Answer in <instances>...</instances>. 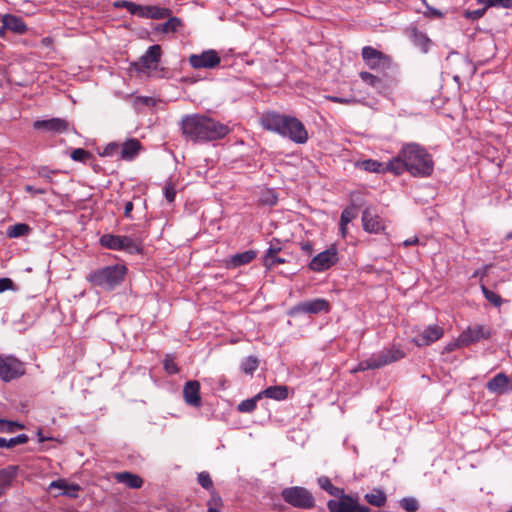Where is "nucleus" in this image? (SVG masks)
<instances>
[{
  "mask_svg": "<svg viewBox=\"0 0 512 512\" xmlns=\"http://www.w3.org/2000/svg\"><path fill=\"white\" fill-rule=\"evenodd\" d=\"M280 135L289 138L297 144H304L308 140V132L303 123L293 116H288Z\"/></svg>",
  "mask_w": 512,
  "mask_h": 512,
  "instance_id": "obj_8",
  "label": "nucleus"
},
{
  "mask_svg": "<svg viewBox=\"0 0 512 512\" xmlns=\"http://www.w3.org/2000/svg\"><path fill=\"white\" fill-rule=\"evenodd\" d=\"M119 149V145L116 143L108 144L104 149V155L110 156Z\"/></svg>",
  "mask_w": 512,
  "mask_h": 512,
  "instance_id": "obj_60",
  "label": "nucleus"
},
{
  "mask_svg": "<svg viewBox=\"0 0 512 512\" xmlns=\"http://www.w3.org/2000/svg\"><path fill=\"white\" fill-rule=\"evenodd\" d=\"M197 481L204 489L213 491V481L208 472L203 471L199 473Z\"/></svg>",
  "mask_w": 512,
  "mask_h": 512,
  "instance_id": "obj_47",
  "label": "nucleus"
},
{
  "mask_svg": "<svg viewBox=\"0 0 512 512\" xmlns=\"http://www.w3.org/2000/svg\"><path fill=\"white\" fill-rule=\"evenodd\" d=\"M16 428L23 429L24 425L20 424L19 422L0 418V432L13 433Z\"/></svg>",
  "mask_w": 512,
  "mask_h": 512,
  "instance_id": "obj_43",
  "label": "nucleus"
},
{
  "mask_svg": "<svg viewBox=\"0 0 512 512\" xmlns=\"http://www.w3.org/2000/svg\"><path fill=\"white\" fill-rule=\"evenodd\" d=\"M365 500L372 506L383 507L387 502V496L381 489H373L370 493L365 494Z\"/></svg>",
  "mask_w": 512,
  "mask_h": 512,
  "instance_id": "obj_29",
  "label": "nucleus"
},
{
  "mask_svg": "<svg viewBox=\"0 0 512 512\" xmlns=\"http://www.w3.org/2000/svg\"><path fill=\"white\" fill-rule=\"evenodd\" d=\"M70 157L74 161L85 163L93 157V154L83 148H77L71 152Z\"/></svg>",
  "mask_w": 512,
  "mask_h": 512,
  "instance_id": "obj_40",
  "label": "nucleus"
},
{
  "mask_svg": "<svg viewBox=\"0 0 512 512\" xmlns=\"http://www.w3.org/2000/svg\"><path fill=\"white\" fill-rule=\"evenodd\" d=\"M35 130H45L53 133H66L70 129V123L63 118H51L46 120H36L33 123Z\"/></svg>",
  "mask_w": 512,
  "mask_h": 512,
  "instance_id": "obj_17",
  "label": "nucleus"
},
{
  "mask_svg": "<svg viewBox=\"0 0 512 512\" xmlns=\"http://www.w3.org/2000/svg\"><path fill=\"white\" fill-rule=\"evenodd\" d=\"M406 34L415 46L419 47L425 53L428 51L431 41L427 35L418 30L416 26L411 25L407 27Z\"/></svg>",
  "mask_w": 512,
  "mask_h": 512,
  "instance_id": "obj_22",
  "label": "nucleus"
},
{
  "mask_svg": "<svg viewBox=\"0 0 512 512\" xmlns=\"http://www.w3.org/2000/svg\"><path fill=\"white\" fill-rule=\"evenodd\" d=\"M278 197L274 190L266 189L260 196V202L265 205L273 206L277 203Z\"/></svg>",
  "mask_w": 512,
  "mask_h": 512,
  "instance_id": "obj_41",
  "label": "nucleus"
},
{
  "mask_svg": "<svg viewBox=\"0 0 512 512\" xmlns=\"http://www.w3.org/2000/svg\"><path fill=\"white\" fill-rule=\"evenodd\" d=\"M180 127L183 136L194 143L220 140L230 132L227 125L200 113L183 116Z\"/></svg>",
  "mask_w": 512,
  "mask_h": 512,
  "instance_id": "obj_2",
  "label": "nucleus"
},
{
  "mask_svg": "<svg viewBox=\"0 0 512 512\" xmlns=\"http://www.w3.org/2000/svg\"><path fill=\"white\" fill-rule=\"evenodd\" d=\"M168 20L162 24H159L156 30L163 33H175L183 26L182 20L178 17L169 16Z\"/></svg>",
  "mask_w": 512,
  "mask_h": 512,
  "instance_id": "obj_30",
  "label": "nucleus"
},
{
  "mask_svg": "<svg viewBox=\"0 0 512 512\" xmlns=\"http://www.w3.org/2000/svg\"><path fill=\"white\" fill-rule=\"evenodd\" d=\"M25 374V365L14 356L0 355V378L4 382L17 379Z\"/></svg>",
  "mask_w": 512,
  "mask_h": 512,
  "instance_id": "obj_7",
  "label": "nucleus"
},
{
  "mask_svg": "<svg viewBox=\"0 0 512 512\" xmlns=\"http://www.w3.org/2000/svg\"><path fill=\"white\" fill-rule=\"evenodd\" d=\"M320 487L334 497H339L344 492L342 488L334 486L328 477L322 476L318 479Z\"/></svg>",
  "mask_w": 512,
  "mask_h": 512,
  "instance_id": "obj_35",
  "label": "nucleus"
},
{
  "mask_svg": "<svg viewBox=\"0 0 512 512\" xmlns=\"http://www.w3.org/2000/svg\"><path fill=\"white\" fill-rule=\"evenodd\" d=\"M208 511L207 512H221L220 508L223 506V500L221 496L216 493L214 490L211 493V497L207 502Z\"/></svg>",
  "mask_w": 512,
  "mask_h": 512,
  "instance_id": "obj_39",
  "label": "nucleus"
},
{
  "mask_svg": "<svg viewBox=\"0 0 512 512\" xmlns=\"http://www.w3.org/2000/svg\"><path fill=\"white\" fill-rule=\"evenodd\" d=\"M330 512H370L368 506L359 504L357 498L345 494L338 497V500L331 499L327 502Z\"/></svg>",
  "mask_w": 512,
  "mask_h": 512,
  "instance_id": "obj_6",
  "label": "nucleus"
},
{
  "mask_svg": "<svg viewBox=\"0 0 512 512\" xmlns=\"http://www.w3.org/2000/svg\"><path fill=\"white\" fill-rule=\"evenodd\" d=\"M164 195H165L166 200L169 203H172L175 200L176 190H175L174 186L171 183H167L165 185Z\"/></svg>",
  "mask_w": 512,
  "mask_h": 512,
  "instance_id": "obj_54",
  "label": "nucleus"
},
{
  "mask_svg": "<svg viewBox=\"0 0 512 512\" xmlns=\"http://www.w3.org/2000/svg\"><path fill=\"white\" fill-rule=\"evenodd\" d=\"M133 203L131 201H127L124 206V216L126 218H131V212L133 210Z\"/></svg>",
  "mask_w": 512,
  "mask_h": 512,
  "instance_id": "obj_64",
  "label": "nucleus"
},
{
  "mask_svg": "<svg viewBox=\"0 0 512 512\" xmlns=\"http://www.w3.org/2000/svg\"><path fill=\"white\" fill-rule=\"evenodd\" d=\"M401 507L407 512H415L419 508V504L415 498L407 497L400 501Z\"/></svg>",
  "mask_w": 512,
  "mask_h": 512,
  "instance_id": "obj_46",
  "label": "nucleus"
},
{
  "mask_svg": "<svg viewBox=\"0 0 512 512\" xmlns=\"http://www.w3.org/2000/svg\"><path fill=\"white\" fill-rule=\"evenodd\" d=\"M444 335V329L437 324L427 326L423 331L417 333L413 343L419 347L429 346Z\"/></svg>",
  "mask_w": 512,
  "mask_h": 512,
  "instance_id": "obj_16",
  "label": "nucleus"
},
{
  "mask_svg": "<svg viewBox=\"0 0 512 512\" xmlns=\"http://www.w3.org/2000/svg\"><path fill=\"white\" fill-rule=\"evenodd\" d=\"M285 263V260L278 257L277 254L275 256H265L264 257V264L266 267L271 268L274 267L277 264Z\"/></svg>",
  "mask_w": 512,
  "mask_h": 512,
  "instance_id": "obj_52",
  "label": "nucleus"
},
{
  "mask_svg": "<svg viewBox=\"0 0 512 512\" xmlns=\"http://www.w3.org/2000/svg\"><path fill=\"white\" fill-rule=\"evenodd\" d=\"M424 5H425V7L427 9L426 12H424V14L427 17L442 18L444 16V14L440 10L431 7L427 2Z\"/></svg>",
  "mask_w": 512,
  "mask_h": 512,
  "instance_id": "obj_55",
  "label": "nucleus"
},
{
  "mask_svg": "<svg viewBox=\"0 0 512 512\" xmlns=\"http://www.w3.org/2000/svg\"><path fill=\"white\" fill-rule=\"evenodd\" d=\"M508 383V376L505 373L501 372L488 381L487 389L493 393L503 394L504 392L507 391Z\"/></svg>",
  "mask_w": 512,
  "mask_h": 512,
  "instance_id": "obj_26",
  "label": "nucleus"
},
{
  "mask_svg": "<svg viewBox=\"0 0 512 512\" xmlns=\"http://www.w3.org/2000/svg\"><path fill=\"white\" fill-rule=\"evenodd\" d=\"M19 471V466L9 465L3 469H0V489L4 493L11 487L12 482L16 479Z\"/></svg>",
  "mask_w": 512,
  "mask_h": 512,
  "instance_id": "obj_24",
  "label": "nucleus"
},
{
  "mask_svg": "<svg viewBox=\"0 0 512 512\" xmlns=\"http://www.w3.org/2000/svg\"><path fill=\"white\" fill-rule=\"evenodd\" d=\"M301 250L308 256L313 253V245L311 242L306 241L300 244Z\"/></svg>",
  "mask_w": 512,
  "mask_h": 512,
  "instance_id": "obj_58",
  "label": "nucleus"
},
{
  "mask_svg": "<svg viewBox=\"0 0 512 512\" xmlns=\"http://www.w3.org/2000/svg\"><path fill=\"white\" fill-rule=\"evenodd\" d=\"M137 5L138 4L128 0H118L114 2V7L125 8L131 15H135Z\"/></svg>",
  "mask_w": 512,
  "mask_h": 512,
  "instance_id": "obj_49",
  "label": "nucleus"
},
{
  "mask_svg": "<svg viewBox=\"0 0 512 512\" xmlns=\"http://www.w3.org/2000/svg\"><path fill=\"white\" fill-rule=\"evenodd\" d=\"M390 172L400 175L408 171L412 176L428 177L434 170L432 156L427 150L416 143L402 147L398 155L389 161Z\"/></svg>",
  "mask_w": 512,
  "mask_h": 512,
  "instance_id": "obj_1",
  "label": "nucleus"
},
{
  "mask_svg": "<svg viewBox=\"0 0 512 512\" xmlns=\"http://www.w3.org/2000/svg\"><path fill=\"white\" fill-rule=\"evenodd\" d=\"M38 175L42 178H44L47 182H52L51 174L54 173V171L50 170L46 166H42L38 169Z\"/></svg>",
  "mask_w": 512,
  "mask_h": 512,
  "instance_id": "obj_56",
  "label": "nucleus"
},
{
  "mask_svg": "<svg viewBox=\"0 0 512 512\" xmlns=\"http://www.w3.org/2000/svg\"><path fill=\"white\" fill-rule=\"evenodd\" d=\"M487 7L465 12V17L470 20H477L484 16Z\"/></svg>",
  "mask_w": 512,
  "mask_h": 512,
  "instance_id": "obj_53",
  "label": "nucleus"
},
{
  "mask_svg": "<svg viewBox=\"0 0 512 512\" xmlns=\"http://www.w3.org/2000/svg\"><path fill=\"white\" fill-rule=\"evenodd\" d=\"M287 118L288 115L266 112L261 116L260 123L264 129L280 134Z\"/></svg>",
  "mask_w": 512,
  "mask_h": 512,
  "instance_id": "obj_19",
  "label": "nucleus"
},
{
  "mask_svg": "<svg viewBox=\"0 0 512 512\" xmlns=\"http://www.w3.org/2000/svg\"><path fill=\"white\" fill-rule=\"evenodd\" d=\"M126 274L125 265L114 264L91 271L86 280L93 286L112 291L125 280Z\"/></svg>",
  "mask_w": 512,
  "mask_h": 512,
  "instance_id": "obj_3",
  "label": "nucleus"
},
{
  "mask_svg": "<svg viewBox=\"0 0 512 512\" xmlns=\"http://www.w3.org/2000/svg\"><path fill=\"white\" fill-rule=\"evenodd\" d=\"M13 281L10 278H1L0 279V293L12 289L13 288Z\"/></svg>",
  "mask_w": 512,
  "mask_h": 512,
  "instance_id": "obj_57",
  "label": "nucleus"
},
{
  "mask_svg": "<svg viewBox=\"0 0 512 512\" xmlns=\"http://www.w3.org/2000/svg\"><path fill=\"white\" fill-rule=\"evenodd\" d=\"M50 489L58 488L64 490L63 494L69 497H77L80 487L78 484H67L65 480H56L51 482Z\"/></svg>",
  "mask_w": 512,
  "mask_h": 512,
  "instance_id": "obj_31",
  "label": "nucleus"
},
{
  "mask_svg": "<svg viewBox=\"0 0 512 512\" xmlns=\"http://www.w3.org/2000/svg\"><path fill=\"white\" fill-rule=\"evenodd\" d=\"M161 54V46L158 44L152 45L148 48L146 53L132 65L136 71L145 73L157 67L158 63L160 62Z\"/></svg>",
  "mask_w": 512,
  "mask_h": 512,
  "instance_id": "obj_10",
  "label": "nucleus"
},
{
  "mask_svg": "<svg viewBox=\"0 0 512 512\" xmlns=\"http://www.w3.org/2000/svg\"><path fill=\"white\" fill-rule=\"evenodd\" d=\"M362 225L368 233L377 234L385 230L382 218L370 207H367L362 213Z\"/></svg>",
  "mask_w": 512,
  "mask_h": 512,
  "instance_id": "obj_18",
  "label": "nucleus"
},
{
  "mask_svg": "<svg viewBox=\"0 0 512 512\" xmlns=\"http://www.w3.org/2000/svg\"><path fill=\"white\" fill-rule=\"evenodd\" d=\"M282 499L289 505L298 509H312L315 506L313 494L301 486L284 488L281 491Z\"/></svg>",
  "mask_w": 512,
  "mask_h": 512,
  "instance_id": "obj_5",
  "label": "nucleus"
},
{
  "mask_svg": "<svg viewBox=\"0 0 512 512\" xmlns=\"http://www.w3.org/2000/svg\"><path fill=\"white\" fill-rule=\"evenodd\" d=\"M262 397L277 401L285 400L288 397V387L285 385L270 386L257 394V398Z\"/></svg>",
  "mask_w": 512,
  "mask_h": 512,
  "instance_id": "obj_25",
  "label": "nucleus"
},
{
  "mask_svg": "<svg viewBox=\"0 0 512 512\" xmlns=\"http://www.w3.org/2000/svg\"><path fill=\"white\" fill-rule=\"evenodd\" d=\"M256 257V252L253 250H248L242 253L235 254L231 258V265L233 267H239L245 264L250 263Z\"/></svg>",
  "mask_w": 512,
  "mask_h": 512,
  "instance_id": "obj_33",
  "label": "nucleus"
},
{
  "mask_svg": "<svg viewBox=\"0 0 512 512\" xmlns=\"http://www.w3.org/2000/svg\"><path fill=\"white\" fill-rule=\"evenodd\" d=\"M163 367L168 374H177L179 372V367L175 363L174 357L170 354L165 355Z\"/></svg>",
  "mask_w": 512,
  "mask_h": 512,
  "instance_id": "obj_45",
  "label": "nucleus"
},
{
  "mask_svg": "<svg viewBox=\"0 0 512 512\" xmlns=\"http://www.w3.org/2000/svg\"><path fill=\"white\" fill-rule=\"evenodd\" d=\"M327 99L332 102L341 103V104H349L352 102V100H350V99L337 97V96H328Z\"/></svg>",
  "mask_w": 512,
  "mask_h": 512,
  "instance_id": "obj_62",
  "label": "nucleus"
},
{
  "mask_svg": "<svg viewBox=\"0 0 512 512\" xmlns=\"http://www.w3.org/2000/svg\"><path fill=\"white\" fill-rule=\"evenodd\" d=\"M405 352L396 346L382 350L376 354L371 355V359L374 362L376 369L382 368L388 364L399 361L405 357Z\"/></svg>",
  "mask_w": 512,
  "mask_h": 512,
  "instance_id": "obj_14",
  "label": "nucleus"
},
{
  "mask_svg": "<svg viewBox=\"0 0 512 512\" xmlns=\"http://www.w3.org/2000/svg\"><path fill=\"white\" fill-rule=\"evenodd\" d=\"M183 396L185 402L193 407L201 406V396H200V384L196 380H190L185 383L183 388Z\"/></svg>",
  "mask_w": 512,
  "mask_h": 512,
  "instance_id": "obj_20",
  "label": "nucleus"
},
{
  "mask_svg": "<svg viewBox=\"0 0 512 512\" xmlns=\"http://www.w3.org/2000/svg\"><path fill=\"white\" fill-rule=\"evenodd\" d=\"M362 58L370 69H387L391 65L390 56L371 46L362 48Z\"/></svg>",
  "mask_w": 512,
  "mask_h": 512,
  "instance_id": "obj_9",
  "label": "nucleus"
},
{
  "mask_svg": "<svg viewBox=\"0 0 512 512\" xmlns=\"http://www.w3.org/2000/svg\"><path fill=\"white\" fill-rule=\"evenodd\" d=\"M30 231H31V228L28 224L17 223L15 225L8 227L6 235L9 238H19V237L28 235L30 233Z\"/></svg>",
  "mask_w": 512,
  "mask_h": 512,
  "instance_id": "obj_34",
  "label": "nucleus"
},
{
  "mask_svg": "<svg viewBox=\"0 0 512 512\" xmlns=\"http://www.w3.org/2000/svg\"><path fill=\"white\" fill-rule=\"evenodd\" d=\"M114 479L131 489H139L143 485V479L139 475L127 471L115 473Z\"/></svg>",
  "mask_w": 512,
  "mask_h": 512,
  "instance_id": "obj_23",
  "label": "nucleus"
},
{
  "mask_svg": "<svg viewBox=\"0 0 512 512\" xmlns=\"http://www.w3.org/2000/svg\"><path fill=\"white\" fill-rule=\"evenodd\" d=\"M188 61L194 69H213L220 64L221 58L215 50L210 49L190 55Z\"/></svg>",
  "mask_w": 512,
  "mask_h": 512,
  "instance_id": "obj_11",
  "label": "nucleus"
},
{
  "mask_svg": "<svg viewBox=\"0 0 512 512\" xmlns=\"http://www.w3.org/2000/svg\"><path fill=\"white\" fill-rule=\"evenodd\" d=\"M337 254L336 248H329L320 252L310 261L309 269L315 272H322L329 269L338 261Z\"/></svg>",
  "mask_w": 512,
  "mask_h": 512,
  "instance_id": "obj_12",
  "label": "nucleus"
},
{
  "mask_svg": "<svg viewBox=\"0 0 512 512\" xmlns=\"http://www.w3.org/2000/svg\"><path fill=\"white\" fill-rule=\"evenodd\" d=\"M146 12L147 19L156 20L164 19L172 14V11L169 8H163L156 5H147Z\"/></svg>",
  "mask_w": 512,
  "mask_h": 512,
  "instance_id": "obj_32",
  "label": "nucleus"
},
{
  "mask_svg": "<svg viewBox=\"0 0 512 512\" xmlns=\"http://www.w3.org/2000/svg\"><path fill=\"white\" fill-rule=\"evenodd\" d=\"M491 337V331L484 325L477 324L475 326H469L459 335V343L469 346L482 339H489Z\"/></svg>",
  "mask_w": 512,
  "mask_h": 512,
  "instance_id": "obj_13",
  "label": "nucleus"
},
{
  "mask_svg": "<svg viewBox=\"0 0 512 512\" xmlns=\"http://www.w3.org/2000/svg\"><path fill=\"white\" fill-rule=\"evenodd\" d=\"M259 399L260 398H257V395H256L253 398L243 400L238 405V410L240 412H244V413H250V412L254 411L256 409L257 400H259Z\"/></svg>",
  "mask_w": 512,
  "mask_h": 512,
  "instance_id": "obj_44",
  "label": "nucleus"
},
{
  "mask_svg": "<svg viewBox=\"0 0 512 512\" xmlns=\"http://www.w3.org/2000/svg\"><path fill=\"white\" fill-rule=\"evenodd\" d=\"M1 22L3 23V29H8L19 35L26 33L28 30V27L23 19L13 14L3 15Z\"/></svg>",
  "mask_w": 512,
  "mask_h": 512,
  "instance_id": "obj_21",
  "label": "nucleus"
},
{
  "mask_svg": "<svg viewBox=\"0 0 512 512\" xmlns=\"http://www.w3.org/2000/svg\"><path fill=\"white\" fill-rule=\"evenodd\" d=\"M25 191L30 193V194H45L47 192L46 189H43V188H35L34 186L32 185H26L25 186Z\"/></svg>",
  "mask_w": 512,
  "mask_h": 512,
  "instance_id": "obj_59",
  "label": "nucleus"
},
{
  "mask_svg": "<svg viewBox=\"0 0 512 512\" xmlns=\"http://www.w3.org/2000/svg\"><path fill=\"white\" fill-rule=\"evenodd\" d=\"M29 437L26 434H19L16 437L10 438L7 440V448H13L17 445H22L27 443Z\"/></svg>",
  "mask_w": 512,
  "mask_h": 512,
  "instance_id": "obj_50",
  "label": "nucleus"
},
{
  "mask_svg": "<svg viewBox=\"0 0 512 512\" xmlns=\"http://www.w3.org/2000/svg\"><path fill=\"white\" fill-rule=\"evenodd\" d=\"M482 293L485 297V299L490 302L495 307H500L503 300L501 296L494 291L488 289L485 285H481Z\"/></svg>",
  "mask_w": 512,
  "mask_h": 512,
  "instance_id": "obj_38",
  "label": "nucleus"
},
{
  "mask_svg": "<svg viewBox=\"0 0 512 512\" xmlns=\"http://www.w3.org/2000/svg\"><path fill=\"white\" fill-rule=\"evenodd\" d=\"M479 4L488 7L512 8V0H477Z\"/></svg>",
  "mask_w": 512,
  "mask_h": 512,
  "instance_id": "obj_42",
  "label": "nucleus"
},
{
  "mask_svg": "<svg viewBox=\"0 0 512 512\" xmlns=\"http://www.w3.org/2000/svg\"><path fill=\"white\" fill-rule=\"evenodd\" d=\"M330 304L327 300L317 298L313 300L303 301L294 306L291 310V314L294 313H305V314H318L321 312H329Z\"/></svg>",
  "mask_w": 512,
  "mask_h": 512,
  "instance_id": "obj_15",
  "label": "nucleus"
},
{
  "mask_svg": "<svg viewBox=\"0 0 512 512\" xmlns=\"http://www.w3.org/2000/svg\"><path fill=\"white\" fill-rule=\"evenodd\" d=\"M459 343V337L457 338V340L455 342H452V343H449L445 346V351L446 352H452L454 351L456 348H459V347H466L464 344H458Z\"/></svg>",
  "mask_w": 512,
  "mask_h": 512,
  "instance_id": "obj_61",
  "label": "nucleus"
},
{
  "mask_svg": "<svg viewBox=\"0 0 512 512\" xmlns=\"http://www.w3.org/2000/svg\"><path fill=\"white\" fill-rule=\"evenodd\" d=\"M355 217L356 213L352 207L345 208L340 216V226H347Z\"/></svg>",
  "mask_w": 512,
  "mask_h": 512,
  "instance_id": "obj_48",
  "label": "nucleus"
},
{
  "mask_svg": "<svg viewBox=\"0 0 512 512\" xmlns=\"http://www.w3.org/2000/svg\"><path fill=\"white\" fill-rule=\"evenodd\" d=\"M370 369H376L374 367V362L372 361L371 356L368 359L359 362V364L353 371L358 372V371H366V370H370Z\"/></svg>",
  "mask_w": 512,
  "mask_h": 512,
  "instance_id": "obj_51",
  "label": "nucleus"
},
{
  "mask_svg": "<svg viewBox=\"0 0 512 512\" xmlns=\"http://www.w3.org/2000/svg\"><path fill=\"white\" fill-rule=\"evenodd\" d=\"M360 78L367 84H369L371 87L376 89H381L384 87L382 79L377 77L376 75H373L370 72L363 71L360 73Z\"/></svg>",
  "mask_w": 512,
  "mask_h": 512,
  "instance_id": "obj_37",
  "label": "nucleus"
},
{
  "mask_svg": "<svg viewBox=\"0 0 512 512\" xmlns=\"http://www.w3.org/2000/svg\"><path fill=\"white\" fill-rule=\"evenodd\" d=\"M101 246L129 254H141L143 252V238L127 235L104 234L100 237Z\"/></svg>",
  "mask_w": 512,
  "mask_h": 512,
  "instance_id": "obj_4",
  "label": "nucleus"
},
{
  "mask_svg": "<svg viewBox=\"0 0 512 512\" xmlns=\"http://www.w3.org/2000/svg\"><path fill=\"white\" fill-rule=\"evenodd\" d=\"M356 165L360 169H362L364 171H368V172L381 173V172H385V171H390L389 162L382 163V162H379V161L373 160V159H367V160L357 162Z\"/></svg>",
  "mask_w": 512,
  "mask_h": 512,
  "instance_id": "obj_28",
  "label": "nucleus"
},
{
  "mask_svg": "<svg viewBox=\"0 0 512 512\" xmlns=\"http://www.w3.org/2000/svg\"><path fill=\"white\" fill-rule=\"evenodd\" d=\"M258 366V358L255 356H248L242 361L240 369L244 374L253 375V373L258 369Z\"/></svg>",
  "mask_w": 512,
  "mask_h": 512,
  "instance_id": "obj_36",
  "label": "nucleus"
},
{
  "mask_svg": "<svg viewBox=\"0 0 512 512\" xmlns=\"http://www.w3.org/2000/svg\"><path fill=\"white\" fill-rule=\"evenodd\" d=\"M146 9H147V5L144 6V5H137V8H136V12H135V15L138 16V17H141V18H146Z\"/></svg>",
  "mask_w": 512,
  "mask_h": 512,
  "instance_id": "obj_63",
  "label": "nucleus"
},
{
  "mask_svg": "<svg viewBox=\"0 0 512 512\" xmlns=\"http://www.w3.org/2000/svg\"><path fill=\"white\" fill-rule=\"evenodd\" d=\"M141 149V143L135 138L126 140L121 146V158L124 160L133 159L139 150Z\"/></svg>",
  "mask_w": 512,
  "mask_h": 512,
  "instance_id": "obj_27",
  "label": "nucleus"
}]
</instances>
